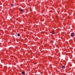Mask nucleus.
Returning a JSON list of instances; mask_svg holds the SVG:
<instances>
[{"label": "nucleus", "instance_id": "7ed1b4c3", "mask_svg": "<svg viewBox=\"0 0 75 75\" xmlns=\"http://www.w3.org/2000/svg\"><path fill=\"white\" fill-rule=\"evenodd\" d=\"M22 75H25V73L24 72H22Z\"/></svg>", "mask_w": 75, "mask_h": 75}, {"label": "nucleus", "instance_id": "f03ea898", "mask_svg": "<svg viewBox=\"0 0 75 75\" xmlns=\"http://www.w3.org/2000/svg\"><path fill=\"white\" fill-rule=\"evenodd\" d=\"M65 68V66L62 65V69H63V68Z\"/></svg>", "mask_w": 75, "mask_h": 75}, {"label": "nucleus", "instance_id": "20e7f679", "mask_svg": "<svg viewBox=\"0 0 75 75\" xmlns=\"http://www.w3.org/2000/svg\"><path fill=\"white\" fill-rule=\"evenodd\" d=\"M17 36H18V37H20V34L18 33L17 34Z\"/></svg>", "mask_w": 75, "mask_h": 75}, {"label": "nucleus", "instance_id": "f257e3e1", "mask_svg": "<svg viewBox=\"0 0 75 75\" xmlns=\"http://www.w3.org/2000/svg\"><path fill=\"white\" fill-rule=\"evenodd\" d=\"M75 34L74 33H71V37H73L75 36Z\"/></svg>", "mask_w": 75, "mask_h": 75}, {"label": "nucleus", "instance_id": "423d86ee", "mask_svg": "<svg viewBox=\"0 0 75 75\" xmlns=\"http://www.w3.org/2000/svg\"><path fill=\"white\" fill-rule=\"evenodd\" d=\"M54 33H55L54 31H52V34H54Z\"/></svg>", "mask_w": 75, "mask_h": 75}, {"label": "nucleus", "instance_id": "0eeeda50", "mask_svg": "<svg viewBox=\"0 0 75 75\" xmlns=\"http://www.w3.org/2000/svg\"><path fill=\"white\" fill-rule=\"evenodd\" d=\"M13 4H12L11 5V7H13Z\"/></svg>", "mask_w": 75, "mask_h": 75}, {"label": "nucleus", "instance_id": "39448f33", "mask_svg": "<svg viewBox=\"0 0 75 75\" xmlns=\"http://www.w3.org/2000/svg\"><path fill=\"white\" fill-rule=\"evenodd\" d=\"M20 10L21 12H23V9H20Z\"/></svg>", "mask_w": 75, "mask_h": 75}]
</instances>
